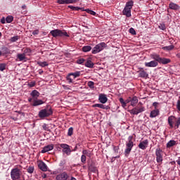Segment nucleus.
Listing matches in <instances>:
<instances>
[{
  "label": "nucleus",
  "instance_id": "f257e3e1",
  "mask_svg": "<svg viewBox=\"0 0 180 180\" xmlns=\"http://www.w3.org/2000/svg\"><path fill=\"white\" fill-rule=\"evenodd\" d=\"M150 58L153 60H155V61H156L158 63H159V64L165 65V64H169V63H171V59L166 58H160V55L157 53L151 54Z\"/></svg>",
  "mask_w": 180,
  "mask_h": 180
},
{
  "label": "nucleus",
  "instance_id": "f03ea898",
  "mask_svg": "<svg viewBox=\"0 0 180 180\" xmlns=\"http://www.w3.org/2000/svg\"><path fill=\"white\" fill-rule=\"evenodd\" d=\"M53 115V110L51 107H48L46 108L42 109L39 112V117L40 119H44V117H49V116H51Z\"/></svg>",
  "mask_w": 180,
  "mask_h": 180
},
{
  "label": "nucleus",
  "instance_id": "7ed1b4c3",
  "mask_svg": "<svg viewBox=\"0 0 180 180\" xmlns=\"http://www.w3.org/2000/svg\"><path fill=\"white\" fill-rule=\"evenodd\" d=\"M133 5H134V1H133V0L127 2L122 11L123 14L126 15L127 18H130V16H131V8H133Z\"/></svg>",
  "mask_w": 180,
  "mask_h": 180
},
{
  "label": "nucleus",
  "instance_id": "20e7f679",
  "mask_svg": "<svg viewBox=\"0 0 180 180\" xmlns=\"http://www.w3.org/2000/svg\"><path fill=\"white\" fill-rule=\"evenodd\" d=\"M50 33L53 37H63V36H65V37H70V35L68 33H67V32L58 29L51 30Z\"/></svg>",
  "mask_w": 180,
  "mask_h": 180
},
{
  "label": "nucleus",
  "instance_id": "39448f33",
  "mask_svg": "<svg viewBox=\"0 0 180 180\" xmlns=\"http://www.w3.org/2000/svg\"><path fill=\"white\" fill-rule=\"evenodd\" d=\"M22 172L19 168H13L11 172V176L12 180H20Z\"/></svg>",
  "mask_w": 180,
  "mask_h": 180
},
{
  "label": "nucleus",
  "instance_id": "423d86ee",
  "mask_svg": "<svg viewBox=\"0 0 180 180\" xmlns=\"http://www.w3.org/2000/svg\"><path fill=\"white\" fill-rule=\"evenodd\" d=\"M133 136H129L128 137V142H127L126 146L127 148L125 149V155H129L130 152L131 151V148H133L134 143H133Z\"/></svg>",
  "mask_w": 180,
  "mask_h": 180
},
{
  "label": "nucleus",
  "instance_id": "0eeeda50",
  "mask_svg": "<svg viewBox=\"0 0 180 180\" xmlns=\"http://www.w3.org/2000/svg\"><path fill=\"white\" fill-rule=\"evenodd\" d=\"M106 48V44L104 42H101L97 44L92 50V54H98V53H101L102 50H104Z\"/></svg>",
  "mask_w": 180,
  "mask_h": 180
},
{
  "label": "nucleus",
  "instance_id": "6e6552de",
  "mask_svg": "<svg viewBox=\"0 0 180 180\" xmlns=\"http://www.w3.org/2000/svg\"><path fill=\"white\" fill-rule=\"evenodd\" d=\"M62 148V152L66 154V155H70L72 153L71 146L66 143H61L59 145Z\"/></svg>",
  "mask_w": 180,
  "mask_h": 180
},
{
  "label": "nucleus",
  "instance_id": "1a4fd4ad",
  "mask_svg": "<svg viewBox=\"0 0 180 180\" xmlns=\"http://www.w3.org/2000/svg\"><path fill=\"white\" fill-rule=\"evenodd\" d=\"M155 155H156V161L158 164H162V150L161 148H158L155 150Z\"/></svg>",
  "mask_w": 180,
  "mask_h": 180
},
{
  "label": "nucleus",
  "instance_id": "9d476101",
  "mask_svg": "<svg viewBox=\"0 0 180 180\" xmlns=\"http://www.w3.org/2000/svg\"><path fill=\"white\" fill-rule=\"evenodd\" d=\"M32 98L28 99V102H32L33 100L37 99L40 96V93L37 90H33L30 94Z\"/></svg>",
  "mask_w": 180,
  "mask_h": 180
},
{
  "label": "nucleus",
  "instance_id": "9b49d317",
  "mask_svg": "<svg viewBox=\"0 0 180 180\" xmlns=\"http://www.w3.org/2000/svg\"><path fill=\"white\" fill-rule=\"evenodd\" d=\"M146 110V108L141 107L140 108H134L130 110V113L132 115H139V113H141Z\"/></svg>",
  "mask_w": 180,
  "mask_h": 180
},
{
  "label": "nucleus",
  "instance_id": "f8f14e48",
  "mask_svg": "<svg viewBox=\"0 0 180 180\" xmlns=\"http://www.w3.org/2000/svg\"><path fill=\"white\" fill-rule=\"evenodd\" d=\"M56 180H68V174L67 172H64L60 174H58L56 177Z\"/></svg>",
  "mask_w": 180,
  "mask_h": 180
},
{
  "label": "nucleus",
  "instance_id": "ddd939ff",
  "mask_svg": "<svg viewBox=\"0 0 180 180\" xmlns=\"http://www.w3.org/2000/svg\"><path fill=\"white\" fill-rule=\"evenodd\" d=\"M79 0H58L57 3L60 5H65L68 4H75V2H78Z\"/></svg>",
  "mask_w": 180,
  "mask_h": 180
},
{
  "label": "nucleus",
  "instance_id": "4468645a",
  "mask_svg": "<svg viewBox=\"0 0 180 180\" xmlns=\"http://www.w3.org/2000/svg\"><path fill=\"white\" fill-rule=\"evenodd\" d=\"M38 167L41 171H43L44 172H46L47 171V165L44 163L43 161H39L38 162Z\"/></svg>",
  "mask_w": 180,
  "mask_h": 180
},
{
  "label": "nucleus",
  "instance_id": "2eb2a0df",
  "mask_svg": "<svg viewBox=\"0 0 180 180\" xmlns=\"http://www.w3.org/2000/svg\"><path fill=\"white\" fill-rule=\"evenodd\" d=\"M54 148V145H47L44 147V148L41 150V153L42 154H44L45 153H48V151H51Z\"/></svg>",
  "mask_w": 180,
  "mask_h": 180
},
{
  "label": "nucleus",
  "instance_id": "dca6fc26",
  "mask_svg": "<svg viewBox=\"0 0 180 180\" xmlns=\"http://www.w3.org/2000/svg\"><path fill=\"white\" fill-rule=\"evenodd\" d=\"M140 70L138 71V73L139 74V77L141 78H148V73H147V72L144 71V70L143 69V68H141L139 69Z\"/></svg>",
  "mask_w": 180,
  "mask_h": 180
},
{
  "label": "nucleus",
  "instance_id": "f3484780",
  "mask_svg": "<svg viewBox=\"0 0 180 180\" xmlns=\"http://www.w3.org/2000/svg\"><path fill=\"white\" fill-rule=\"evenodd\" d=\"M147 146H148V140L146 139L141 142L139 147L141 148V150H146L147 148Z\"/></svg>",
  "mask_w": 180,
  "mask_h": 180
},
{
  "label": "nucleus",
  "instance_id": "a211bd4d",
  "mask_svg": "<svg viewBox=\"0 0 180 180\" xmlns=\"http://www.w3.org/2000/svg\"><path fill=\"white\" fill-rule=\"evenodd\" d=\"M176 119L175 116L173 115L168 117V123L171 129L174 127V122H175Z\"/></svg>",
  "mask_w": 180,
  "mask_h": 180
},
{
  "label": "nucleus",
  "instance_id": "6ab92c4d",
  "mask_svg": "<svg viewBox=\"0 0 180 180\" xmlns=\"http://www.w3.org/2000/svg\"><path fill=\"white\" fill-rule=\"evenodd\" d=\"M98 101H100L101 103H106L108 102V97L105 94H100Z\"/></svg>",
  "mask_w": 180,
  "mask_h": 180
},
{
  "label": "nucleus",
  "instance_id": "aec40b11",
  "mask_svg": "<svg viewBox=\"0 0 180 180\" xmlns=\"http://www.w3.org/2000/svg\"><path fill=\"white\" fill-rule=\"evenodd\" d=\"M146 67H157L158 65V62L155 60H152L150 62H148L145 63Z\"/></svg>",
  "mask_w": 180,
  "mask_h": 180
},
{
  "label": "nucleus",
  "instance_id": "412c9836",
  "mask_svg": "<svg viewBox=\"0 0 180 180\" xmlns=\"http://www.w3.org/2000/svg\"><path fill=\"white\" fill-rule=\"evenodd\" d=\"M32 101H33V103L32 104V106H39V105H43V103H44V102L43 101L39 100L37 98L32 100Z\"/></svg>",
  "mask_w": 180,
  "mask_h": 180
},
{
  "label": "nucleus",
  "instance_id": "4be33fe9",
  "mask_svg": "<svg viewBox=\"0 0 180 180\" xmlns=\"http://www.w3.org/2000/svg\"><path fill=\"white\" fill-rule=\"evenodd\" d=\"M160 115V110L158 109H155L150 112V117H157Z\"/></svg>",
  "mask_w": 180,
  "mask_h": 180
},
{
  "label": "nucleus",
  "instance_id": "5701e85b",
  "mask_svg": "<svg viewBox=\"0 0 180 180\" xmlns=\"http://www.w3.org/2000/svg\"><path fill=\"white\" fill-rule=\"evenodd\" d=\"M169 9H172L173 11H177V9H179V6L176 4L171 2L169 4Z\"/></svg>",
  "mask_w": 180,
  "mask_h": 180
},
{
  "label": "nucleus",
  "instance_id": "b1692460",
  "mask_svg": "<svg viewBox=\"0 0 180 180\" xmlns=\"http://www.w3.org/2000/svg\"><path fill=\"white\" fill-rule=\"evenodd\" d=\"M93 108H100V109H105L106 110L109 109V106L104 105L103 104H98V103L93 105Z\"/></svg>",
  "mask_w": 180,
  "mask_h": 180
},
{
  "label": "nucleus",
  "instance_id": "393cba45",
  "mask_svg": "<svg viewBox=\"0 0 180 180\" xmlns=\"http://www.w3.org/2000/svg\"><path fill=\"white\" fill-rule=\"evenodd\" d=\"M139 103V98H137V96H134L131 98V106H136Z\"/></svg>",
  "mask_w": 180,
  "mask_h": 180
},
{
  "label": "nucleus",
  "instance_id": "a878e982",
  "mask_svg": "<svg viewBox=\"0 0 180 180\" xmlns=\"http://www.w3.org/2000/svg\"><path fill=\"white\" fill-rule=\"evenodd\" d=\"M82 154L84 156L88 157L89 158H91V157H92V152H91V150H82Z\"/></svg>",
  "mask_w": 180,
  "mask_h": 180
},
{
  "label": "nucleus",
  "instance_id": "bb28decb",
  "mask_svg": "<svg viewBox=\"0 0 180 180\" xmlns=\"http://www.w3.org/2000/svg\"><path fill=\"white\" fill-rule=\"evenodd\" d=\"M17 58H18L19 61H23V60H26V55L25 53H18Z\"/></svg>",
  "mask_w": 180,
  "mask_h": 180
},
{
  "label": "nucleus",
  "instance_id": "cd10ccee",
  "mask_svg": "<svg viewBox=\"0 0 180 180\" xmlns=\"http://www.w3.org/2000/svg\"><path fill=\"white\" fill-rule=\"evenodd\" d=\"M176 144V141H174V140H171L169 141L167 143V147L168 148H170V147H174V146H175Z\"/></svg>",
  "mask_w": 180,
  "mask_h": 180
},
{
  "label": "nucleus",
  "instance_id": "c85d7f7f",
  "mask_svg": "<svg viewBox=\"0 0 180 180\" xmlns=\"http://www.w3.org/2000/svg\"><path fill=\"white\" fill-rule=\"evenodd\" d=\"M89 171H91V172H97L98 169H96V167H95L94 165H89Z\"/></svg>",
  "mask_w": 180,
  "mask_h": 180
},
{
  "label": "nucleus",
  "instance_id": "c756f323",
  "mask_svg": "<svg viewBox=\"0 0 180 180\" xmlns=\"http://www.w3.org/2000/svg\"><path fill=\"white\" fill-rule=\"evenodd\" d=\"M85 66L88 68H94V63L91 60H87L85 63Z\"/></svg>",
  "mask_w": 180,
  "mask_h": 180
},
{
  "label": "nucleus",
  "instance_id": "7c9ffc66",
  "mask_svg": "<svg viewBox=\"0 0 180 180\" xmlns=\"http://www.w3.org/2000/svg\"><path fill=\"white\" fill-rule=\"evenodd\" d=\"M174 45H170L168 46L162 47V50H165V51H171V50H174Z\"/></svg>",
  "mask_w": 180,
  "mask_h": 180
},
{
  "label": "nucleus",
  "instance_id": "2f4dec72",
  "mask_svg": "<svg viewBox=\"0 0 180 180\" xmlns=\"http://www.w3.org/2000/svg\"><path fill=\"white\" fill-rule=\"evenodd\" d=\"M19 39H20V37L18 35H16L15 37H13L10 39V41L11 43H15V41H18V40H19Z\"/></svg>",
  "mask_w": 180,
  "mask_h": 180
},
{
  "label": "nucleus",
  "instance_id": "473e14b6",
  "mask_svg": "<svg viewBox=\"0 0 180 180\" xmlns=\"http://www.w3.org/2000/svg\"><path fill=\"white\" fill-rule=\"evenodd\" d=\"M6 22L7 23H12L13 22V17L12 15H8L6 18Z\"/></svg>",
  "mask_w": 180,
  "mask_h": 180
},
{
  "label": "nucleus",
  "instance_id": "72a5a7b5",
  "mask_svg": "<svg viewBox=\"0 0 180 180\" xmlns=\"http://www.w3.org/2000/svg\"><path fill=\"white\" fill-rule=\"evenodd\" d=\"M175 121V124H174V127H176V129H179V125H180V117L179 118H176V120H174Z\"/></svg>",
  "mask_w": 180,
  "mask_h": 180
},
{
  "label": "nucleus",
  "instance_id": "f704fd0d",
  "mask_svg": "<svg viewBox=\"0 0 180 180\" xmlns=\"http://www.w3.org/2000/svg\"><path fill=\"white\" fill-rule=\"evenodd\" d=\"M68 8H70L72 11H79V10L84 11V8H82L75 7L74 6H69Z\"/></svg>",
  "mask_w": 180,
  "mask_h": 180
},
{
  "label": "nucleus",
  "instance_id": "c9c22d12",
  "mask_svg": "<svg viewBox=\"0 0 180 180\" xmlns=\"http://www.w3.org/2000/svg\"><path fill=\"white\" fill-rule=\"evenodd\" d=\"M2 54L3 56H5V54H9V49H8V47L4 46L2 48Z\"/></svg>",
  "mask_w": 180,
  "mask_h": 180
},
{
  "label": "nucleus",
  "instance_id": "e433bc0d",
  "mask_svg": "<svg viewBox=\"0 0 180 180\" xmlns=\"http://www.w3.org/2000/svg\"><path fill=\"white\" fill-rule=\"evenodd\" d=\"M91 46H86L82 48V50L84 53H87V51H91Z\"/></svg>",
  "mask_w": 180,
  "mask_h": 180
},
{
  "label": "nucleus",
  "instance_id": "4c0bfd02",
  "mask_svg": "<svg viewBox=\"0 0 180 180\" xmlns=\"http://www.w3.org/2000/svg\"><path fill=\"white\" fill-rule=\"evenodd\" d=\"M38 65L39 67H47L49 65V63L46 61L44 62H37Z\"/></svg>",
  "mask_w": 180,
  "mask_h": 180
},
{
  "label": "nucleus",
  "instance_id": "58836bf2",
  "mask_svg": "<svg viewBox=\"0 0 180 180\" xmlns=\"http://www.w3.org/2000/svg\"><path fill=\"white\" fill-rule=\"evenodd\" d=\"M30 53H32V49H29V48H26L25 49H24L23 53L25 56L26 54H27L29 56V54H30Z\"/></svg>",
  "mask_w": 180,
  "mask_h": 180
},
{
  "label": "nucleus",
  "instance_id": "ea45409f",
  "mask_svg": "<svg viewBox=\"0 0 180 180\" xmlns=\"http://www.w3.org/2000/svg\"><path fill=\"white\" fill-rule=\"evenodd\" d=\"M87 13H89V15H92L93 16H95L96 15V13L92 10L90 9H86L84 10Z\"/></svg>",
  "mask_w": 180,
  "mask_h": 180
},
{
  "label": "nucleus",
  "instance_id": "a19ab883",
  "mask_svg": "<svg viewBox=\"0 0 180 180\" xmlns=\"http://www.w3.org/2000/svg\"><path fill=\"white\" fill-rule=\"evenodd\" d=\"M122 108H126V101L123 99V98H120L119 99Z\"/></svg>",
  "mask_w": 180,
  "mask_h": 180
},
{
  "label": "nucleus",
  "instance_id": "79ce46f5",
  "mask_svg": "<svg viewBox=\"0 0 180 180\" xmlns=\"http://www.w3.org/2000/svg\"><path fill=\"white\" fill-rule=\"evenodd\" d=\"M87 85L89 87H90L91 89H94V88H95L94 85H95V83L92 81H90L87 83Z\"/></svg>",
  "mask_w": 180,
  "mask_h": 180
},
{
  "label": "nucleus",
  "instance_id": "37998d69",
  "mask_svg": "<svg viewBox=\"0 0 180 180\" xmlns=\"http://www.w3.org/2000/svg\"><path fill=\"white\" fill-rule=\"evenodd\" d=\"M27 171L29 174H33V172H34V167H29Z\"/></svg>",
  "mask_w": 180,
  "mask_h": 180
},
{
  "label": "nucleus",
  "instance_id": "c03bdc74",
  "mask_svg": "<svg viewBox=\"0 0 180 180\" xmlns=\"http://www.w3.org/2000/svg\"><path fill=\"white\" fill-rule=\"evenodd\" d=\"M73 133H74V128L72 127L69 128L68 131V136H71L73 134Z\"/></svg>",
  "mask_w": 180,
  "mask_h": 180
},
{
  "label": "nucleus",
  "instance_id": "a18cd8bd",
  "mask_svg": "<svg viewBox=\"0 0 180 180\" xmlns=\"http://www.w3.org/2000/svg\"><path fill=\"white\" fill-rule=\"evenodd\" d=\"M70 75L74 76L73 78H77V77H79V75H81V72H76L75 73H70Z\"/></svg>",
  "mask_w": 180,
  "mask_h": 180
},
{
  "label": "nucleus",
  "instance_id": "49530a36",
  "mask_svg": "<svg viewBox=\"0 0 180 180\" xmlns=\"http://www.w3.org/2000/svg\"><path fill=\"white\" fill-rule=\"evenodd\" d=\"M81 162H82V164H86V156H84L82 153V155L81 157Z\"/></svg>",
  "mask_w": 180,
  "mask_h": 180
},
{
  "label": "nucleus",
  "instance_id": "de8ad7c7",
  "mask_svg": "<svg viewBox=\"0 0 180 180\" xmlns=\"http://www.w3.org/2000/svg\"><path fill=\"white\" fill-rule=\"evenodd\" d=\"M6 68V65L5 63H0V71H4Z\"/></svg>",
  "mask_w": 180,
  "mask_h": 180
},
{
  "label": "nucleus",
  "instance_id": "09e8293b",
  "mask_svg": "<svg viewBox=\"0 0 180 180\" xmlns=\"http://www.w3.org/2000/svg\"><path fill=\"white\" fill-rule=\"evenodd\" d=\"M84 61H85V59L80 58V59H77L76 63H77V64H84Z\"/></svg>",
  "mask_w": 180,
  "mask_h": 180
},
{
  "label": "nucleus",
  "instance_id": "8fccbe9b",
  "mask_svg": "<svg viewBox=\"0 0 180 180\" xmlns=\"http://www.w3.org/2000/svg\"><path fill=\"white\" fill-rule=\"evenodd\" d=\"M159 29H161V30H165V24H160Z\"/></svg>",
  "mask_w": 180,
  "mask_h": 180
},
{
  "label": "nucleus",
  "instance_id": "3c124183",
  "mask_svg": "<svg viewBox=\"0 0 180 180\" xmlns=\"http://www.w3.org/2000/svg\"><path fill=\"white\" fill-rule=\"evenodd\" d=\"M67 81H68L69 84H72V78H71V75H69L67 77Z\"/></svg>",
  "mask_w": 180,
  "mask_h": 180
},
{
  "label": "nucleus",
  "instance_id": "603ef678",
  "mask_svg": "<svg viewBox=\"0 0 180 180\" xmlns=\"http://www.w3.org/2000/svg\"><path fill=\"white\" fill-rule=\"evenodd\" d=\"M129 33H131V34H136V30H134V28H130L129 29Z\"/></svg>",
  "mask_w": 180,
  "mask_h": 180
},
{
  "label": "nucleus",
  "instance_id": "864d4df0",
  "mask_svg": "<svg viewBox=\"0 0 180 180\" xmlns=\"http://www.w3.org/2000/svg\"><path fill=\"white\" fill-rule=\"evenodd\" d=\"M130 102H131V97H129V98L125 101V107L127 106V103H130Z\"/></svg>",
  "mask_w": 180,
  "mask_h": 180
},
{
  "label": "nucleus",
  "instance_id": "5fc2aeb1",
  "mask_svg": "<svg viewBox=\"0 0 180 180\" xmlns=\"http://www.w3.org/2000/svg\"><path fill=\"white\" fill-rule=\"evenodd\" d=\"M176 108L179 112H180V100L177 101Z\"/></svg>",
  "mask_w": 180,
  "mask_h": 180
},
{
  "label": "nucleus",
  "instance_id": "6e6d98bb",
  "mask_svg": "<svg viewBox=\"0 0 180 180\" xmlns=\"http://www.w3.org/2000/svg\"><path fill=\"white\" fill-rule=\"evenodd\" d=\"M32 34H33L34 36H36V34H39V30H34V31L32 32Z\"/></svg>",
  "mask_w": 180,
  "mask_h": 180
},
{
  "label": "nucleus",
  "instance_id": "4d7b16f0",
  "mask_svg": "<svg viewBox=\"0 0 180 180\" xmlns=\"http://www.w3.org/2000/svg\"><path fill=\"white\" fill-rule=\"evenodd\" d=\"M5 22H6V19H5V17H3L1 20V23H2V25H5Z\"/></svg>",
  "mask_w": 180,
  "mask_h": 180
},
{
  "label": "nucleus",
  "instance_id": "13d9d810",
  "mask_svg": "<svg viewBox=\"0 0 180 180\" xmlns=\"http://www.w3.org/2000/svg\"><path fill=\"white\" fill-rule=\"evenodd\" d=\"M63 88H64V89H65V91H70L71 90V89L65 85H63Z\"/></svg>",
  "mask_w": 180,
  "mask_h": 180
},
{
  "label": "nucleus",
  "instance_id": "bf43d9fd",
  "mask_svg": "<svg viewBox=\"0 0 180 180\" xmlns=\"http://www.w3.org/2000/svg\"><path fill=\"white\" fill-rule=\"evenodd\" d=\"M158 105V103H157V102H154V103H153V106L155 107V109H157Z\"/></svg>",
  "mask_w": 180,
  "mask_h": 180
},
{
  "label": "nucleus",
  "instance_id": "052dcab7",
  "mask_svg": "<svg viewBox=\"0 0 180 180\" xmlns=\"http://www.w3.org/2000/svg\"><path fill=\"white\" fill-rule=\"evenodd\" d=\"M41 176H42V178H47V174H43L42 175H41Z\"/></svg>",
  "mask_w": 180,
  "mask_h": 180
},
{
  "label": "nucleus",
  "instance_id": "680f3d73",
  "mask_svg": "<svg viewBox=\"0 0 180 180\" xmlns=\"http://www.w3.org/2000/svg\"><path fill=\"white\" fill-rule=\"evenodd\" d=\"M22 9H26V5H22Z\"/></svg>",
  "mask_w": 180,
  "mask_h": 180
},
{
  "label": "nucleus",
  "instance_id": "e2e57ef3",
  "mask_svg": "<svg viewBox=\"0 0 180 180\" xmlns=\"http://www.w3.org/2000/svg\"><path fill=\"white\" fill-rule=\"evenodd\" d=\"M34 85H35V83L34 82L32 84H30V86H34Z\"/></svg>",
  "mask_w": 180,
  "mask_h": 180
},
{
  "label": "nucleus",
  "instance_id": "0e129e2a",
  "mask_svg": "<svg viewBox=\"0 0 180 180\" xmlns=\"http://www.w3.org/2000/svg\"><path fill=\"white\" fill-rule=\"evenodd\" d=\"M71 180H77L75 177H71Z\"/></svg>",
  "mask_w": 180,
  "mask_h": 180
},
{
  "label": "nucleus",
  "instance_id": "69168bd1",
  "mask_svg": "<svg viewBox=\"0 0 180 180\" xmlns=\"http://www.w3.org/2000/svg\"><path fill=\"white\" fill-rule=\"evenodd\" d=\"M120 158V155L114 157V158Z\"/></svg>",
  "mask_w": 180,
  "mask_h": 180
},
{
  "label": "nucleus",
  "instance_id": "338daca9",
  "mask_svg": "<svg viewBox=\"0 0 180 180\" xmlns=\"http://www.w3.org/2000/svg\"><path fill=\"white\" fill-rule=\"evenodd\" d=\"M43 73V71L39 72L40 75Z\"/></svg>",
  "mask_w": 180,
  "mask_h": 180
},
{
  "label": "nucleus",
  "instance_id": "774afa93",
  "mask_svg": "<svg viewBox=\"0 0 180 180\" xmlns=\"http://www.w3.org/2000/svg\"><path fill=\"white\" fill-rule=\"evenodd\" d=\"M2 56V51H0V57Z\"/></svg>",
  "mask_w": 180,
  "mask_h": 180
}]
</instances>
